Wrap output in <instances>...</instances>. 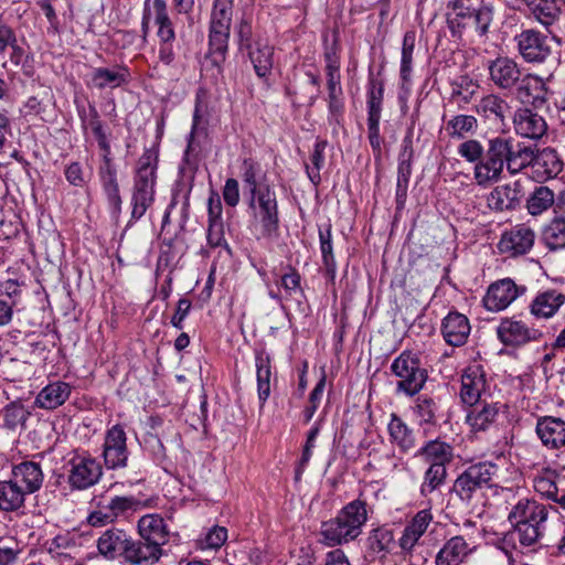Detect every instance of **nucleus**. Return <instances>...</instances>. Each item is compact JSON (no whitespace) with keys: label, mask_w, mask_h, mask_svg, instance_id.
Segmentation results:
<instances>
[{"label":"nucleus","mask_w":565,"mask_h":565,"mask_svg":"<svg viewBox=\"0 0 565 565\" xmlns=\"http://www.w3.org/2000/svg\"><path fill=\"white\" fill-rule=\"evenodd\" d=\"M520 141L512 137L495 136L487 140L486 147L477 139L469 138L459 143L458 154L473 164L476 184L488 188L499 182L504 168L511 175L519 173Z\"/></svg>","instance_id":"f257e3e1"},{"label":"nucleus","mask_w":565,"mask_h":565,"mask_svg":"<svg viewBox=\"0 0 565 565\" xmlns=\"http://www.w3.org/2000/svg\"><path fill=\"white\" fill-rule=\"evenodd\" d=\"M551 511L557 510L534 499H520L508 515L512 529L501 539L502 551L505 554L525 548L535 551L544 536Z\"/></svg>","instance_id":"f03ea898"},{"label":"nucleus","mask_w":565,"mask_h":565,"mask_svg":"<svg viewBox=\"0 0 565 565\" xmlns=\"http://www.w3.org/2000/svg\"><path fill=\"white\" fill-rule=\"evenodd\" d=\"M493 15V7L483 0H449L446 4V24L457 41L465 36L487 40Z\"/></svg>","instance_id":"7ed1b4c3"},{"label":"nucleus","mask_w":565,"mask_h":565,"mask_svg":"<svg viewBox=\"0 0 565 565\" xmlns=\"http://www.w3.org/2000/svg\"><path fill=\"white\" fill-rule=\"evenodd\" d=\"M367 520L366 502L361 498L344 505L334 519L322 522L321 542L337 546L355 540Z\"/></svg>","instance_id":"20e7f679"},{"label":"nucleus","mask_w":565,"mask_h":565,"mask_svg":"<svg viewBox=\"0 0 565 565\" xmlns=\"http://www.w3.org/2000/svg\"><path fill=\"white\" fill-rule=\"evenodd\" d=\"M158 154L146 149L138 161L131 194V220L141 218L154 201Z\"/></svg>","instance_id":"39448f33"},{"label":"nucleus","mask_w":565,"mask_h":565,"mask_svg":"<svg viewBox=\"0 0 565 565\" xmlns=\"http://www.w3.org/2000/svg\"><path fill=\"white\" fill-rule=\"evenodd\" d=\"M497 471L498 466L491 461L471 465L456 478L450 492L466 504L475 505L494 486L493 476Z\"/></svg>","instance_id":"423d86ee"},{"label":"nucleus","mask_w":565,"mask_h":565,"mask_svg":"<svg viewBox=\"0 0 565 565\" xmlns=\"http://www.w3.org/2000/svg\"><path fill=\"white\" fill-rule=\"evenodd\" d=\"M519 153V173L530 168L531 178L537 183L554 179L563 171L561 156L551 147L539 149L536 146L520 141Z\"/></svg>","instance_id":"0eeeda50"},{"label":"nucleus","mask_w":565,"mask_h":565,"mask_svg":"<svg viewBox=\"0 0 565 565\" xmlns=\"http://www.w3.org/2000/svg\"><path fill=\"white\" fill-rule=\"evenodd\" d=\"M232 19L233 0H214L209 28V53L215 65L225 61Z\"/></svg>","instance_id":"6e6552de"},{"label":"nucleus","mask_w":565,"mask_h":565,"mask_svg":"<svg viewBox=\"0 0 565 565\" xmlns=\"http://www.w3.org/2000/svg\"><path fill=\"white\" fill-rule=\"evenodd\" d=\"M391 372L398 380L396 393H404L407 396H415L424 387L428 373L422 366L419 355L413 351H403L391 364Z\"/></svg>","instance_id":"1a4fd4ad"},{"label":"nucleus","mask_w":565,"mask_h":565,"mask_svg":"<svg viewBox=\"0 0 565 565\" xmlns=\"http://www.w3.org/2000/svg\"><path fill=\"white\" fill-rule=\"evenodd\" d=\"M513 41L518 54L527 64H545L553 54L552 40L539 29H522Z\"/></svg>","instance_id":"9d476101"},{"label":"nucleus","mask_w":565,"mask_h":565,"mask_svg":"<svg viewBox=\"0 0 565 565\" xmlns=\"http://www.w3.org/2000/svg\"><path fill=\"white\" fill-rule=\"evenodd\" d=\"M497 338L507 348L518 349L531 342L543 339L544 332L540 328L530 326L522 319V315L503 317L497 327Z\"/></svg>","instance_id":"9b49d317"},{"label":"nucleus","mask_w":565,"mask_h":565,"mask_svg":"<svg viewBox=\"0 0 565 565\" xmlns=\"http://www.w3.org/2000/svg\"><path fill=\"white\" fill-rule=\"evenodd\" d=\"M67 482L72 489L86 490L103 476L102 465L87 451H74L66 463Z\"/></svg>","instance_id":"f8f14e48"},{"label":"nucleus","mask_w":565,"mask_h":565,"mask_svg":"<svg viewBox=\"0 0 565 565\" xmlns=\"http://www.w3.org/2000/svg\"><path fill=\"white\" fill-rule=\"evenodd\" d=\"M249 206L255 211V217L262 226V235L269 238L277 236L279 215L275 191L269 185H262V189L250 196Z\"/></svg>","instance_id":"ddd939ff"},{"label":"nucleus","mask_w":565,"mask_h":565,"mask_svg":"<svg viewBox=\"0 0 565 565\" xmlns=\"http://www.w3.org/2000/svg\"><path fill=\"white\" fill-rule=\"evenodd\" d=\"M553 77L554 73H550L547 77H542L536 73H522L519 77L520 82L514 88L516 97L533 109H542L547 105L548 95L553 94L548 86Z\"/></svg>","instance_id":"4468645a"},{"label":"nucleus","mask_w":565,"mask_h":565,"mask_svg":"<svg viewBox=\"0 0 565 565\" xmlns=\"http://www.w3.org/2000/svg\"><path fill=\"white\" fill-rule=\"evenodd\" d=\"M488 78L500 90L514 92L519 77L522 75V68L514 57L509 55H497L488 60L486 64Z\"/></svg>","instance_id":"2eb2a0df"},{"label":"nucleus","mask_w":565,"mask_h":565,"mask_svg":"<svg viewBox=\"0 0 565 565\" xmlns=\"http://www.w3.org/2000/svg\"><path fill=\"white\" fill-rule=\"evenodd\" d=\"M383 96L384 85L382 83L376 85V83L372 81L367 96V138L376 162L382 159L381 146L383 143V139L380 136V118Z\"/></svg>","instance_id":"dca6fc26"},{"label":"nucleus","mask_w":565,"mask_h":565,"mask_svg":"<svg viewBox=\"0 0 565 565\" xmlns=\"http://www.w3.org/2000/svg\"><path fill=\"white\" fill-rule=\"evenodd\" d=\"M103 458L107 469L126 468L129 451L127 448V435L119 424L106 430L103 444Z\"/></svg>","instance_id":"f3484780"},{"label":"nucleus","mask_w":565,"mask_h":565,"mask_svg":"<svg viewBox=\"0 0 565 565\" xmlns=\"http://www.w3.org/2000/svg\"><path fill=\"white\" fill-rule=\"evenodd\" d=\"M535 237V232L531 226L520 223L501 234L498 249L501 254H508L511 257L523 256L533 248Z\"/></svg>","instance_id":"a211bd4d"},{"label":"nucleus","mask_w":565,"mask_h":565,"mask_svg":"<svg viewBox=\"0 0 565 565\" xmlns=\"http://www.w3.org/2000/svg\"><path fill=\"white\" fill-rule=\"evenodd\" d=\"M525 289L524 286L519 287L511 278L500 279L488 287L482 303L489 311H502L520 295L524 294Z\"/></svg>","instance_id":"6ab92c4d"},{"label":"nucleus","mask_w":565,"mask_h":565,"mask_svg":"<svg viewBox=\"0 0 565 565\" xmlns=\"http://www.w3.org/2000/svg\"><path fill=\"white\" fill-rule=\"evenodd\" d=\"M535 434L542 446L548 450L556 451L565 448V419L559 416L537 417Z\"/></svg>","instance_id":"aec40b11"},{"label":"nucleus","mask_w":565,"mask_h":565,"mask_svg":"<svg viewBox=\"0 0 565 565\" xmlns=\"http://www.w3.org/2000/svg\"><path fill=\"white\" fill-rule=\"evenodd\" d=\"M530 17L540 23L548 33L565 14V0H521Z\"/></svg>","instance_id":"412c9836"},{"label":"nucleus","mask_w":565,"mask_h":565,"mask_svg":"<svg viewBox=\"0 0 565 565\" xmlns=\"http://www.w3.org/2000/svg\"><path fill=\"white\" fill-rule=\"evenodd\" d=\"M487 388V375L483 366L472 364L465 369L461 375L460 399L463 404L473 407L478 404Z\"/></svg>","instance_id":"4be33fe9"},{"label":"nucleus","mask_w":565,"mask_h":565,"mask_svg":"<svg viewBox=\"0 0 565 565\" xmlns=\"http://www.w3.org/2000/svg\"><path fill=\"white\" fill-rule=\"evenodd\" d=\"M565 305V292L556 288L540 290L529 305L530 313L536 320H547L557 315Z\"/></svg>","instance_id":"5701e85b"},{"label":"nucleus","mask_w":565,"mask_h":565,"mask_svg":"<svg viewBox=\"0 0 565 565\" xmlns=\"http://www.w3.org/2000/svg\"><path fill=\"white\" fill-rule=\"evenodd\" d=\"M414 156L412 135H407L398 156V171L396 184V214L404 209L409 177L412 174V160Z\"/></svg>","instance_id":"b1692460"},{"label":"nucleus","mask_w":565,"mask_h":565,"mask_svg":"<svg viewBox=\"0 0 565 565\" xmlns=\"http://www.w3.org/2000/svg\"><path fill=\"white\" fill-rule=\"evenodd\" d=\"M471 326L469 319L457 310H450L443 319L440 332L447 344L462 347L467 343Z\"/></svg>","instance_id":"393cba45"},{"label":"nucleus","mask_w":565,"mask_h":565,"mask_svg":"<svg viewBox=\"0 0 565 565\" xmlns=\"http://www.w3.org/2000/svg\"><path fill=\"white\" fill-rule=\"evenodd\" d=\"M532 107L519 108L514 113L513 125L515 132L524 138L537 140L547 131L545 119Z\"/></svg>","instance_id":"a878e982"},{"label":"nucleus","mask_w":565,"mask_h":565,"mask_svg":"<svg viewBox=\"0 0 565 565\" xmlns=\"http://www.w3.org/2000/svg\"><path fill=\"white\" fill-rule=\"evenodd\" d=\"M130 535L122 529L110 527L105 530L97 540L100 555L109 561L124 559Z\"/></svg>","instance_id":"bb28decb"},{"label":"nucleus","mask_w":565,"mask_h":565,"mask_svg":"<svg viewBox=\"0 0 565 565\" xmlns=\"http://www.w3.org/2000/svg\"><path fill=\"white\" fill-rule=\"evenodd\" d=\"M10 478L28 495L36 492L42 487L44 475L41 465L34 461H22L14 465Z\"/></svg>","instance_id":"cd10ccee"},{"label":"nucleus","mask_w":565,"mask_h":565,"mask_svg":"<svg viewBox=\"0 0 565 565\" xmlns=\"http://www.w3.org/2000/svg\"><path fill=\"white\" fill-rule=\"evenodd\" d=\"M72 394L71 384L64 381H53L36 394L34 406L45 411H54L64 405Z\"/></svg>","instance_id":"c85d7f7f"},{"label":"nucleus","mask_w":565,"mask_h":565,"mask_svg":"<svg viewBox=\"0 0 565 565\" xmlns=\"http://www.w3.org/2000/svg\"><path fill=\"white\" fill-rule=\"evenodd\" d=\"M161 556L162 548L157 547V544L145 541L141 536L138 540L130 536L122 561L128 565H153Z\"/></svg>","instance_id":"c756f323"},{"label":"nucleus","mask_w":565,"mask_h":565,"mask_svg":"<svg viewBox=\"0 0 565 565\" xmlns=\"http://www.w3.org/2000/svg\"><path fill=\"white\" fill-rule=\"evenodd\" d=\"M139 536L162 548L169 542L170 530L160 514H146L138 521Z\"/></svg>","instance_id":"7c9ffc66"},{"label":"nucleus","mask_w":565,"mask_h":565,"mask_svg":"<svg viewBox=\"0 0 565 565\" xmlns=\"http://www.w3.org/2000/svg\"><path fill=\"white\" fill-rule=\"evenodd\" d=\"M472 552L463 536H452L436 554L435 565H461Z\"/></svg>","instance_id":"2f4dec72"},{"label":"nucleus","mask_w":565,"mask_h":565,"mask_svg":"<svg viewBox=\"0 0 565 565\" xmlns=\"http://www.w3.org/2000/svg\"><path fill=\"white\" fill-rule=\"evenodd\" d=\"M511 107L508 102L497 95L489 94L483 96L479 104L476 106V113L483 119L504 125V121L510 113Z\"/></svg>","instance_id":"473e14b6"},{"label":"nucleus","mask_w":565,"mask_h":565,"mask_svg":"<svg viewBox=\"0 0 565 565\" xmlns=\"http://www.w3.org/2000/svg\"><path fill=\"white\" fill-rule=\"evenodd\" d=\"M128 70L119 65H115L111 68L96 67L90 74V84L98 89L117 88L128 83Z\"/></svg>","instance_id":"72a5a7b5"},{"label":"nucleus","mask_w":565,"mask_h":565,"mask_svg":"<svg viewBox=\"0 0 565 565\" xmlns=\"http://www.w3.org/2000/svg\"><path fill=\"white\" fill-rule=\"evenodd\" d=\"M253 64L254 71L258 77H265L270 73L274 65V47L267 40L263 39L253 44L249 50L243 52Z\"/></svg>","instance_id":"f704fd0d"},{"label":"nucleus","mask_w":565,"mask_h":565,"mask_svg":"<svg viewBox=\"0 0 565 565\" xmlns=\"http://www.w3.org/2000/svg\"><path fill=\"white\" fill-rule=\"evenodd\" d=\"M153 12V21L158 29L169 28L173 25L169 13L166 0H153L152 7L150 0H145L142 21H141V33L142 39L146 42L150 31V19Z\"/></svg>","instance_id":"c9c22d12"},{"label":"nucleus","mask_w":565,"mask_h":565,"mask_svg":"<svg viewBox=\"0 0 565 565\" xmlns=\"http://www.w3.org/2000/svg\"><path fill=\"white\" fill-rule=\"evenodd\" d=\"M416 455L420 456L429 466L447 467L454 460V447L437 438L427 441Z\"/></svg>","instance_id":"e433bc0d"},{"label":"nucleus","mask_w":565,"mask_h":565,"mask_svg":"<svg viewBox=\"0 0 565 565\" xmlns=\"http://www.w3.org/2000/svg\"><path fill=\"white\" fill-rule=\"evenodd\" d=\"M443 121L447 136L455 140H468L467 137L473 135L478 129V119L472 115L459 114L449 119L443 115Z\"/></svg>","instance_id":"4c0bfd02"},{"label":"nucleus","mask_w":565,"mask_h":565,"mask_svg":"<svg viewBox=\"0 0 565 565\" xmlns=\"http://www.w3.org/2000/svg\"><path fill=\"white\" fill-rule=\"evenodd\" d=\"M540 242L548 252L565 249V216H554L541 231Z\"/></svg>","instance_id":"58836bf2"},{"label":"nucleus","mask_w":565,"mask_h":565,"mask_svg":"<svg viewBox=\"0 0 565 565\" xmlns=\"http://www.w3.org/2000/svg\"><path fill=\"white\" fill-rule=\"evenodd\" d=\"M98 175L111 213L118 216L121 212L122 200L119 193L116 167L99 168Z\"/></svg>","instance_id":"ea45409f"},{"label":"nucleus","mask_w":565,"mask_h":565,"mask_svg":"<svg viewBox=\"0 0 565 565\" xmlns=\"http://www.w3.org/2000/svg\"><path fill=\"white\" fill-rule=\"evenodd\" d=\"M257 394L260 406H264L270 395L271 359L264 351H257L255 355Z\"/></svg>","instance_id":"a19ab883"},{"label":"nucleus","mask_w":565,"mask_h":565,"mask_svg":"<svg viewBox=\"0 0 565 565\" xmlns=\"http://www.w3.org/2000/svg\"><path fill=\"white\" fill-rule=\"evenodd\" d=\"M26 494L11 478L0 480V511L13 512L24 505Z\"/></svg>","instance_id":"79ce46f5"},{"label":"nucleus","mask_w":565,"mask_h":565,"mask_svg":"<svg viewBox=\"0 0 565 565\" xmlns=\"http://www.w3.org/2000/svg\"><path fill=\"white\" fill-rule=\"evenodd\" d=\"M487 203L490 210L497 213L512 212L520 207L518 198L510 190V183L493 188Z\"/></svg>","instance_id":"37998d69"},{"label":"nucleus","mask_w":565,"mask_h":565,"mask_svg":"<svg viewBox=\"0 0 565 565\" xmlns=\"http://www.w3.org/2000/svg\"><path fill=\"white\" fill-rule=\"evenodd\" d=\"M553 204V190L541 183L529 194L525 207L530 215L539 216L552 209Z\"/></svg>","instance_id":"c03bdc74"},{"label":"nucleus","mask_w":565,"mask_h":565,"mask_svg":"<svg viewBox=\"0 0 565 565\" xmlns=\"http://www.w3.org/2000/svg\"><path fill=\"white\" fill-rule=\"evenodd\" d=\"M3 427L9 430H24L31 412L20 402H11L1 412Z\"/></svg>","instance_id":"a18cd8bd"},{"label":"nucleus","mask_w":565,"mask_h":565,"mask_svg":"<svg viewBox=\"0 0 565 565\" xmlns=\"http://www.w3.org/2000/svg\"><path fill=\"white\" fill-rule=\"evenodd\" d=\"M450 86V100L458 103L460 107L461 103L463 105L469 104L479 88V85L467 74L460 75L456 79L451 81Z\"/></svg>","instance_id":"49530a36"},{"label":"nucleus","mask_w":565,"mask_h":565,"mask_svg":"<svg viewBox=\"0 0 565 565\" xmlns=\"http://www.w3.org/2000/svg\"><path fill=\"white\" fill-rule=\"evenodd\" d=\"M556 472L551 468H544L541 473L534 477V490L548 500L559 504L561 495H558V488L556 484Z\"/></svg>","instance_id":"de8ad7c7"},{"label":"nucleus","mask_w":565,"mask_h":565,"mask_svg":"<svg viewBox=\"0 0 565 565\" xmlns=\"http://www.w3.org/2000/svg\"><path fill=\"white\" fill-rule=\"evenodd\" d=\"M415 43H416V32L414 30L406 31L404 34V38H403L402 58H401V68H399V76L402 78L403 87H405V85L409 84V82H411Z\"/></svg>","instance_id":"09e8293b"},{"label":"nucleus","mask_w":565,"mask_h":565,"mask_svg":"<svg viewBox=\"0 0 565 565\" xmlns=\"http://www.w3.org/2000/svg\"><path fill=\"white\" fill-rule=\"evenodd\" d=\"M499 414L497 404H484L480 409L477 406L467 414V423L475 430H486L494 423Z\"/></svg>","instance_id":"8fccbe9b"},{"label":"nucleus","mask_w":565,"mask_h":565,"mask_svg":"<svg viewBox=\"0 0 565 565\" xmlns=\"http://www.w3.org/2000/svg\"><path fill=\"white\" fill-rule=\"evenodd\" d=\"M370 557L375 561H384L388 552V529L385 525L373 529L367 537Z\"/></svg>","instance_id":"3c124183"},{"label":"nucleus","mask_w":565,"mask_h":565,"mask_svg":"<svg viewBox=\"0 0 565 565\" xmlns=\"http://www.w3.org/2000/svg\"><path fill=\"white\" fill-rule=\"evenodd\" d=\"M276 284L282 288L285 300L294 299L300 302V298L303 297V289L301 287V276L295 268L288 267L287 271L276 280Z\"/></svg>","instance_id":"603ef678"},{"label":"nucleus","mask_w":565,"mask_h":565,"mask_svg":"<svg viewBox=\"0 0 565 565\" xmlns=\"http://www.w3.org/2000/svg\"><path fill=\"white\" fill-rule=\"evenodd\" d=\"M391 441L395 443L402 452L412 449L415 444L413 431L395 414H391Z\"/></svg>","instance_id":"864d4df0"},{"label":"nucleus","mask_w":565,"mask_h":565,"mask_svg":"<svg viewBox=\"0 0 565 565\" xmlns=\"http://www.w3.org/2000/svg\"><path fill=\"white\" fill-rule=\"evenodd\" d=\"M447 475V467L430 465L425 471L424 481L420 486V494L427 497L439 489L445 484Z\"/></svg>","instance_id":"5fc2aeb1"},{"label":"nucleus","mask_w":565,"mask_h":565,"mask_svg":"<svg viewBox=\"0 0 565 565\" xmlns=\"http://www.w3.org/2000/svg\"><path fill=\"white\" fill-rule=\"evenodd\" d=\"M106 505L108 508V512L111 513L115 521L118 518L126 515L128 512H136L143 507L140 500L131 495H115L109 499Z\"/></svg>","instance_id":"6e6d98bb"},{"label":"nucleus","mask_w":565,"mask_h":565,"mask_svg":"<svg viewBox=\"0 0 565 565\" xmlns=\"http://www.w3.org/2000/svg\"><path fill=\"white\" fill-rule=\"evenodd\" d=\"M319 239L326 273L331 279H333L335 276L337 265L333 256L330 225L327 227L326 231H319Z\"/></svg>","instance_id":"4d7b16f0"},{"label":"nucleus","mask_w":565,"mask_h":565,"mask_svg":"<svg viewBox=\"0 0 565 565\" xmlns=\"http://www.w3.org/2000/svg\"><path fill=\"white\" fill-rule=\"evenodd\" d=\"M235 34L239 52L249 50L253 44L263 40L262 36L254 33L252 22L246 18H242L235 25Z\"/></svg>","instance_id":"13d9d810"},{"label":"nucleus","mask_w":565,"mask_h":565,"mask_svg":"<svg viewBox=\"0 0 565 565\" xmlns=\"http://www.w3.org/2000/svg\"><path fill=\"white\" fill-rule=\"evenodd\" d=\"M327 147L326 140H318L315 143L313 152L310 156V166H307V173L309 179L315 183L318 184L321 180L320 178V170L322 169L324 164V150Z\"/></svg>","instance_id":"bf43d9fd"},{"label":"nucleus","mask_w":565,"mask_h":565,"mask_svg":"<svg viewBox=\"0 0 565 565\" xmlns=\"http://www.w3.org/2000/svg\"><path fill=\"white\" fill-rule=\"evenodd\" d=\"M415 413L422 423L435 424L437 405L433 397L428 395H419L416 398Z\"/></svg>","instance_id":"052dcab7"},{"label":"nucleus","mask_w":565,"mask_h":565,"mask_svg":"<svg viewBox=\"0 0 565 565\" xmlns=\"http://www.w3.org/2000/svg\"><path fill=\"white\" fill-rule=\"evenodd\" d=\"M326 56L328 61L326 71L328 77L329 98H335V95L341 94L339 64L330 54H327Z\"/></svg>","instance_id":"680f3d73"},{"label":"nucleus","mask_w":565,"mask_h":565,"mask_svg":"<svg viewBox=\"0 0 565 565\" xmlns=\"http://www.w3.org/2000/svg\"><path fill=\"white\" fill-rule=\"evenodd\" d=\"M79 116L83 121V126L85 128H89L96 139L100 138L102 136H106L102 120L99 118V114L95 106H89V111L87 115H85L84 110L79 111Z\"/></svg>","instance_id":"e2e57ef3"},{"label":"nucleus","mask_w":565,"mask_h":565,"mask_svg":"<svg viewBox=\"0 0 565 565\" xmlns=\"http://www.w3.org/2000/svg\"><path fill=\"white\" fill-rule=\"evenodd\" d=\"M227 540V530L224 526H213L201 542L203 548H220Z\"/></svg>","instance_id":"0e129e2a"},{"label":"nucleus","mask_w":565,"mask_h":565,"mask_svg":"<svg viewBox=\"0 0 565 565\" xmlns=\"http://www.w3.org/2000/svg\"><path fill=\"white\" fill-rule=\"evenodd\" d=\"M244 172H243V182L248 188L250 196L256 194L262 189L263 184L257 183V166L249 160H245L243 163Z\"/></svg>","instance_id":"69168bd1"},{"label":"nucleus","mask_w":565,"mask_h":565,"mask_svg":"<svg viewBox=\"0 0 565 565\" xmlns=\"http://www.w3.org/2000/svg\"><path fill=\"white\" fill-rule=\"evenodd\" d=\"M431 521V514L428 510L418 511L412 521L405 526L418 537H422L426 532Z\"/></svg>","instance_id":"338daca9"},{"label":"nucleus","mask_w":565,"mask_h":565,"mask_svg":"<svg viewBox=\"0 0 565 565\" xmlns=\"http://www.w3.org/2000/svg\"><path fill=\"white\" fill-rule=\"evenodd\" d=\"M207 243L211 247H227V243L224 236V224L223 222L209 223L207 227Z\"/></svg>","instance_id":"774afa93"}]
</instances>
